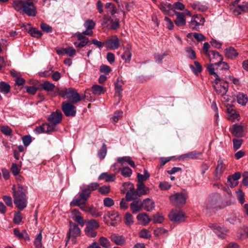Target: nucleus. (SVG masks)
Masks as SVG:
<instances>
[{"label":"nucleus","instance_id":"nucleus-24","mask_svg":"<svg viewBox=\"0 0 248 248\" xmlns=\"http://www.w3.org/2000/svg\"><path fill=\"white\" fill-rule=\"evenodd\" d=\"M225 56L229 59L233 60L238 55V53L233 47L229 46L224 50Z\"/></svg>","mask_w":248,"mask_h":248},{"label":"nucleus","instance_id":"nucleus-27","mask_svg":"<svg viewBox=\"0 0 248 248\" xmlns=\"http://www.w3.org/2000/svg\"><path fill=\"white\" fill-rule=\"evenodd\" d=\"M210 61L214 62H219L223 60V57L222 55H220L218 52L216 51L212 50L210 51V53L207 56Z\"/></svg>","mask_w":248,"mask_h":248},{"label":"nucleus","instance_id":"nucleus-25","mask_svg":"<svg viewBox=\"0 0 248 248\" xmlns=\"http://www.w3.org/2000/svg\"><path fill=\"white\" fill-rule=\"evenodd\" d=\"M124 82L120 78H118L116 83L115 84V96L120 98L122 97V92L123 91V85Z\"/></svg>","mask_w":248,"mask_h":248},{"label":"nucleus","instance_id":"nucleus-29","mask_svg":"<svg viewBox=\"0 0 248 248\" xmlns=\"http://www.w3.org/2000/svg\"><path fill=\"white\" fill-rule=\"evenodd\" d=\"M137 219L140 224L143 225L148 224L151 220L147 215L144 213L138 214Z\"/></svg>","mask_w":248,"mask_h":248},{"label":"nucleus","instance_id":"nucleus-26","mask_svg":"<svg viewBox=\"0 0 248 248\" xmlns=\"http://www.w3.org/2000/svg\"><path fill=\"white\" fill-rule=\"evenodd\" d=\"M117 163H120L122 166L124 165L125 163L128 164L131 167L135 168L136 166L135 163L132 160L129 156H124L122 157H118L117 159Z\"/></svg>","mask_w":248,"mask_h":248},{"label":"nucleus","instance_id":"nucleus-21","mask_svg":"<svg viewBox=\"0 0 248 248\" xmlns=\"http://www.w3.org/2000/svg\"><path fill=\"white\" fill-rule=\"evenodd\" d=\"M130 208L133 213H137L143 208L142 201L140 199H135L130 204Z\"/></svg>","mask_w":248,"mask_h":248},{"label":"nucleus","instance_id":"nucleus-11","mask_svg":"<svg viewBox=\"0 0 248 248\" xmlns=\"http://www.w3.org/2000/svg\"><path fill=\"white\" fill-rule=\"evenodd\" d=\"M214 88L217 94L221 95L226 94L228 92V84L226 82L222 81L220 78V80H215Z\"/></svg>","mask_w":248,"mask_h":248},{"label":"nucleus","instance_id":"nucleus-40","mask_svg":"<svg viewBox=\"0 0 248 248\" xmlns=\"http://www.w3.org/2000/svg\"><path fill=\"white\" fill-rule=\"evenodd\" d=\"M11 90L10 85L5 82L1 81L0 82V92L4 94H7L10 93Z\"/></svg>","mask_w":248,"mask_h":248},{"label":"nucleus","instance_id":"nucleus-7","mask_svg":"<svg viewBox=\"0 0 248 248\" xmlns=\"http://www.w3.org/2000/svg\"><path fill=\"white\" fill-rule=\"evenodd\" d=\"M101 25L103 28L105 29L107 31L117 30L120 27L119 19H116L115 20H113L110 16L107 15H105L103 16Z\"/></svg>","mask_w":248,"mask_h":248},{"label":"nucleus","instance_id":"nucleus-57","mask_svg":"<svg viewBox=\"0 0 248 248\" xmlns=\"http://www.w3.org/2000/svg\"><path fill=\"white\" fill-rule=\"evenodd\" d=\"M215 65L220 67L221 70H229V66L227 63L223 62V60H221L219 62H215Z\"/></svg>","mask_w":248,"mask_h":248},{"label":"nucleus","instance_id":"nucleus-44","mask_svg":"<svg viewBox=\"0 0 248 248\" xmlns=\"http://www.w3.org/2000/svg\"><path fill=\"white\" fill-rule=\"evenodd\" d=\"M88 213L94 217H100L102 214L101 212H99L95 207L92 205L89 206V210Z\"/></svg>","mask_w":248,"mask_h":248},{"label":"nucleus","instance_id":"nucleus-33","mask_svg":"<svg viewBox=\"0 0 248 248\" xmlns=\"http://www.w3.org/2000/svg\"><path fill=\"white\" fill-rule=\"evenodd\" d=\"M232 133L237 137H241L243 133V127L240 125L234 124L232 126Z\"/></svg>","mask_w":248,"mask_h":248},{"label":"nucleus","instance_id":"nucleus-15","mask_svg":"<svg viewBox=\"0 0 248 248\" xmlns=\"http://www.w3.org/2000/svg\"><path fill=\"white\" fill-rule=\"evenodd\" d=\"M205 22L204 18L201 16H196L192 17L189 23V27L194 30H198L200 26H202Z\"/></svg>","mask_w":248,"mask_h":248},{"label":"nucleus","instance_id":"nucleus-36","mask_svg":"<svg viewBox=\"0 0 248 248\" xmlns=\"http://www.w3.org/2000/svg\"><path fill=\"white\" fill-rule=\"evenodd\" d=\"M237 101L239 104L242 106H245L248 101V98L247 95L243 93H239L237 95Z\"/></svg>","mask_w":248,"mask_h":248},{"label":"nucleus","instance_id":"nucleus-22","mask_svg":"<svg viewBox=\"0 0 248 248\" xmlns=\"http://www.w3.org/2000/svg\"><path fill=\"white\" fill-rule=\"evenodd\" d=\"M158 8L165 15L172 16L171 14V10L172 9V5L168 2H161L158 5Z\"/></svg>","mask_w":248,"mask_h":248},{"label":"nucleus","instance_id":"nucleus-61","mask_svg":"<svg viewBox=\"0 0 248 248\" xmlns=\"http://www.w3.org/2000/svg\"><path fill=\"white\" fill-rule=\"evenodd\" d=\"M53 72L52 68L50 67L48 69L45 70L44 72H41L39 73V75L41 77H50Z\"/></svg>","mask_w":248,"mask_h":248},{"label":"nucleus","instance_id":"nucleus-38","mask_svg":"<svg viewBox=\"0 0 248 248\" xmlns=\"http://www.w3.org/2000/svg\"><path fill=\"white\" fill-rule=\"evenodd\" d=\"M150 174L147 171V170H144V174H141L140 173H138L137 178H138V183H143L144 181H146L150 177Z\"/></svg>","mask_w":248,"mask_h":248},{"label":"nucleus","instance_id":"nucleus-52","mask_svg":"<svg viewBox=\"0 0 248 248\" xmlns=\"http://www.w3.org/2000/svg\"><path fill=\"white\" fill-rule=\"evenodd\" d=\"M107 150L106 145L105 143L102 144L101 148L98 151V156L101 159H104L107 154Z\"/></svg>","mask_w":248,"mask_h":248},{"label":"nucleus","instance_id":"nucleus-17","mask_svg":"<svg viewBox=\"0 0 248 248\" xmlns=\"http://www.w3.org/2000/svg\"><path fill=\"white\" fill-rule=\"evenodd\" d=\"M76 36L78 40L80 42L79 43L75 42L74 45L77 48H81L86 46L89 42V38L84 36L83 33L78 32L76 33Z\"/></svg>","mask_w":248,"mask_h":248},{"label":"nucleus","instance_id":"nucleus-6","mask_svg":"<svg viewBox=\"0 0 248 248\" xmlns=\"http://www.w3.org/2000/svg\"><path fill=\"white\" fill-rule=\"evenodd\" d=\"M205 207L208 210L223 208L220 194L216 193L210 196L206 203Z\"/></svg>","mask_w":248,"mask_h":248},{"label":"nucleus","instance_id":"nucleus-1","mask_svg":"<svg viewBox=\"0 0 248 248\" xmlns=\"http://www.w3.org/2000/svg\"><path fill=\"white\" fill-rule=\"evenodd\" d=\"M37 0H14L12 7L17 12L25 14L30 16H35L37 14L35 3Z\"/></svg>","mask_w":248,"mask_h":248},{"label":"nucleus","instance_id":"nucleus-3","mask_svg":"<svg viewBox=\"0 0 248 248\" xmlns=\"http://www.w3.org/2000/svg\"><path fill=\"white\" fill-rule=\"evenodd\" d=\"M124 190L123 192L126 193L125 197L127 200L131 201L137 196L146 195L149 193V189L143 183H138L136 190H135L134 185L130 182L123 184Z\"/></svg>","mask_w":248,"mask_h":248},{"label":"nucleus","instance_id":"nucleus-59","mask_svg":"<svg viewBox=\"0 0 248 248\" xmlns=\"http://www.w3.org/2000/svg\"><path fill=\"white\" fill-rule=\"evenodd\" d=\"M99 243L102 247L108 248L110 246V243L108 239L104 237H101L99 239Z\"/></svg>","mask_w":248,"mask_h":248},{"label":"nucleus","instance_id":"nucleus-60","mask_svg":"<svg viewBox=\"0 0 248 248\" xmlns=\"http://www.w3.org/2000/svg\"><path fill=\"white\" fill-rule=\"evenodd\" d=\"M22 220V214L20 212H16L14 215L13 221L15 223L19 224Z\"/></svg>","mask_w":248,"mask_h":248},{"label":"nucleus","instance_id":"nucleus-4","mask_svg":"<svg viewBox=\"0 0 248 248\" xmlns=\"http://www.w3.org/2000/svg\"><path fill=\"white\" fill-rule=\"evenodd\" d=\"M56 91L58 94L63 98L68 99L70 102L73 104H77L81 100L88 98L89 90L85 91V94L83 98L81 97L77 90L73 88H57Z\"/></svg>","mask_w":248,"mask_h":248},{"label":"nucleus","instance_id":"nucleus-48","mask_svg":"<svg viewBox=\"0 0 248 248\" xmlns=\"http://www.w3.org/2000/svg\"><path fill=\"white\" fill-rule=\"evenodd\" d=\"M84 202L81 199H80V197L79 196L78 197L75 198L73 200V201L70 203V206H79L81 205H84Z\"/></svg>","mask_w":248,"mask_h":248},{"label":"nucleus","instance_id":"nucleus-49","mask_svg":"<svg viewBox=\"0 0 248 248\" xmlns=\"http://www.w3.org/2000/svg\"><path fill=\"white\" fill-rule=\"evenodd\" d=\"M29 33L31 36L36 38H39L42 35V33L40 31L33 28L29 30Z\"/></svg>","mask_w":248,"mask_h":248},{"label":"nucleus","instance_id":"nucleus-14","mask_svg":"<svg viewBox=\"0 0 248 248\" xmlns=\"http://www.w3.org/2000/svg\"><path fill=\"white\" fill-rule=\"evenodd\" d=\"M120 40L118 37L114 35L105 42V46L107 49L114 50L118 48L120 46Z\"/></svg>","mask_w":248,"mask_h":248},{"label":"nucleus","instance_id":"nucleus-35","mask_svg":"<svg viewBox=\"0 0 248 248\" xmlns=\"http://www.w3.org/2000/svg\"><path fill=\"white\" fill-rule=\"evenodd\" d=\"M209 227L211 230L215 232H226L227 230L223 226L217 224H212L209 226Z\"/></svg>","mask_w":248,"mask_h":248},{"label":"nucleus","instance_id":"nucleus-5","mask_svg":"<svg viewBox=\"0 0 248 248\" xmlns=\"http://www.w3.org/2000/svg\"><path fill=\"white\" fill-rule=\"evenodd\" d=\"M14 203L16 207L20 210L25 208L28 204L27 189L22 186L18 185V189L16 190L15 186H12Z\"/></svg>","mask_w":248,"mask_h":248},{"label":"nucleus","instance_id":"nucleus-9","mask_svg":"<svg viewBox=\"0 0 248 248\" xmlns=\"http://www.w3.org/2000/svg\"><path fill=\"white\" fill-rule=\"evenodd\" d=\"M62 110L67 117H75L76 114V108L73 105V103L64 101L62 105Z\"/></svg>","mask_w":248,"mask_h":248},{"label":"nucleus","instance_id":"nucleus-41","mask_svg":"<svg viewBox=\"0 0 248 248\" xmlns=\"http://www.w3.org/2000/svg\"><path fill=\"white\" fill-rule=\"evenodd\" d=\"M238 3H232L230 5V10L234 15L237 16L241 14V8L237 5Z\"/></svg>","mask_w":248,"mask_h":248},{"label":"nucleus","instance_id":"nucleus-63","mask_svg":"<svg viewBox=\"0 0 248 248\" xmlns=\"http://www.w3.org/2000/svg\"><path fill=\"white\" fill-rule=\"evenodd\" d=\"M164 217L162 214L157 213L153 216V221L155 223H161L164 220Z\"/></svg>","mask_w":248,"mask_h":248},{"label":"nucleus","instance_id":"nucleus-28","mask_svg":"<svg viewBox=\"0 0 248 248\" xmlns=\"http://www.w3.org/2000/svg\"><path fill=\"white\" fill-rule=\"evenodd\" d=\"M143 208L148 212L152 211L155 208V202L149 198L142 201Z\"/></svg>","mask_w":248,"mask_h":248},{"label":"nucleus","instance_id":"nucleus-58","mask_svg":"<svg viewBox=\"0 0 248 248\" xmlns=\"http://www.w3.org/2000/svg\"><path fill=\"white\" fill-rule=\"evenodd\" d=\"M232 142L233 149L234 150L236 151L241 146L243 140L241 139L238 140L234 139L232 140Z\"/></svg>","mask_w":248,"mask_h":248},{"label":"nucleus","instance_id":"nucleus-10","mask_svg":"<svg viewBox=\"0 0 248 248\" xmlns=\"http://www.w3.org/2000/svg\"><path fill=\"white\" fill-rule=\"evenodd\" d=\"M174 13L176 16L174 23L178 27L185 26L186 24V16H191L190 11L187 10L184 12H179L175 11Z\"/></svg>","mask_w":248,"mask_h":248},{"label":"nucleus","instance_id":"nucleus-8","mask_svg":"<svg viewBox=\"0 0 248 248\" xmlns=\"http://www.w3.org/2000/svg\"><path fill=\"white\" fill-rule=\"evenodd\" d=\"M188 198L186 192L174 193L171 195L169 199L170 202L175 206L180 207L185 205Z\"/></svg>","mask_w":248,"mask_h":248},{"label":"nucleus","instance_id":"nucleus-18","mask_svg":"<svg viewBox=\"0 0 248 248\" xmlns=\"http://www.w3.org/2000/svg\"><path fill=\"white\" fill-rule=\"evenodd\" d=\"M99 227V222L97 220L92 219L86 222L85 232H92L96 230Z\"/></svg>","mask_w":248,"mask_h":248},{"label":"nucleus","instance_id":"nucleus-55","mask_svg":"<svg viewBox=\"0 0 248 248\" xmlns=\"http://www.w3.org/2000/svg\"><path fill=\"white\" fill-rule=\"evenodd\" d=\"M80 229L79 228L78 225L70 222L69 232H80Z\"/></svg>","mask_w":248,"mask_h":248},{"label":"nucleus","instance_id":"nucleus-20","mask_svg":"<svg viewBox=\"0 0 248 248\" xmlns=\"http://www.w3.org/2000/svg\"><path fill=\"white\" fill-rule=\"evenodd\" d=\"M95 22L91 19L87 20L84 23V26L86 30L83 31L82 33L85 35L92 36L93 34V29L95 27Z\"/></svg>","mask_w":248,"mask_h":248},{"label":"nucleus","instance_id":"nucleus-32","mask_svg":"<svg viewBox=\"0 0 248 248\" xmlns=\"http://www.w3.org/2000/svg\"><path fill=\"white\" fill-rule=\"evenodd\" d=\"M99 180L104 179L107 182H113L116 179L115 174H108L107 172L101 173L99 176Z\"/></svg>","mask_w":248,"mask_h":248},{"label":"nucleus","instance_id":"nucleus-46","mask_svg":"<svg viewBox=\"0 0 248 248\" xmlns=\"http://www.w3.org/2000/svg\"><path fill=\"white\" fill-rule=\"evenodd\" d=\"M42 233H38L34 241V245L35 248H42L43 246L42 244Z\"/></svg>","mask_w":248,"mask_h":248},{"label":"nucleus","instance_id":"nucleus-39","mask_svg":"<svg viewBox=\"0 0 248 248\" xmlns=\"http://www.w3.org/2000/svg\"><path fill=\"white\" fill-rule=\"evenodd\" d=\"M41 86L43 89L47 92H52L56 88L53 83L48 81H45Z\"/></svg>","mask_w":248,"mask_h":248},{"label":"nucleus","instance_id":"nucleus-37","mask_svg":"<svg viewBox=\"0 0 248 248\" xmlns=\"http://www.w3.org/2000/svg\"><path fill=\"white\" fill-rule=\"evenodd\" d=\"M92 89L93 93L98 95L104 94L106 91L103 86L98 85H93L92 87Z\"/></svg>","mask_w":248,"mask_h":248},{"label":"nucleus","instance_id":"nucleus-51","mask_svg":"<svg viewBox=\"0 0 248 248\" xmlns=\"http://www.w3.org/2000/svg\"><path fill=\"white\" fill-rule=\"evenodd\" d=\"M191 6L195 10H198L201 11H204L207 9V6L205 5H202L199 2H195L191 4Z\"/></svg>","mask_w":248,"mask_h":248},{"label":"nucleus","instance_id":"nucleus-62","mask_svg":"<svg viewBox=\"0 0 248 248\" xmlns=\"http://www.w3.org/2000/svg\"><path fill=\"white\" fill-rule=\"evenodd\" d=\"M99 186V184L97 183H92L89 185L87 187L84 188L85 189L88 190V192L91 194V191L95 190Z\"/></svg>","mask_w":248,"mask_h":248},{"label":"nucleus","instance_id":"nucleus-12","mask_svg":"<svg viewBox=\"0 0 248 248\" xmlns=\"http://www.w3.org/2000/svg\"><path fill=\"white\" fill-rule=\"evenodd\" d=\"M226 169V165L224 163L221 157L219 156L217 160V164L214 173V179L215 180H219Z\"/></svg>","mask_w":248,"mask_h":248},{"label":"nucleus","instance_id":"nucleus-23","mask_svg":"<svg viewBox=\"0 0 248 248\" xmlns=\"http://www.w3.org/2000/svg\"><path fill=\"white\" fill-rule=\"evenodd\" d=\"M73 219L80 225L82 227L85 224V221L81 217V214L78 209H74L71 212Z\"/></svg>","mask_w":248,"mask_h":248},{"label":"nucleus","instance_id":"nucleus-56","mask_svg":"<svg viewBox=\"0 0 248 248\" xmlns=\"http://www.w3.org/2000/svg\"><path fill=\"white\" fill-rule=\"evenodd\" d=\"M125 223L127 225H130L133 223V217L132 215L129 213H126L124 217Z\"/></svg>","mask_w":248,"mask_h":248},{"label":"nucleus","instance_id":"nucleus-30","mask_svg":"<svg viewBox=\"0 0 248 248\" xmlns=\"http://www.w3.org/2000/svg\"><path fill=\"white\" fill-rule=\"evenodd\" d=\"M111 240L116 245L122 246L125 243V239L123 235H116L113 234L111 236Z\"/></svg>","mask_w":248,"mask_h":248},{"label":"nucleus","instance_id":"nucleus-2","mask_svg":"<svg viewBox=\"0 0 248 248\" xmlns=\"http://www.w3.org/2000/svg\"><path fill=\"white\" fill-rule=\"evenodd\" d=\"M62 117V113L60 110H57L56 111L52 112L47 119L51 124L45 123L37 127L34 129V131L37 134L54 131L56 125L61 122Z\"/></svg>","mask_w":248,"mask_h":248},{"label":"nucleus","instance_id":"nucleus-16","mask_svg":"<svg viewBox=\"0 0 248 248\" xmlns=\"http://www.w3.org/2000/svg\"><path fill=\"white\" fill-rule=\"evenodd\" d=\"M202 155V153L201 152L194 151L180 155L178 157V159L181 161H186L191 159H199Z\"/></svg>","mask_w":248,"mask_h":248},{"label":"nucleus","instance_id":"nucleus-43","mask_svg":"<svg viewBox=\"0 0 248 248\" xmlns=\"http://www.w3.org/2000/svg\"><path fill=\"white\" fill-rule=\"evenodd\" d=\"M80 188L82 190V192L79 193V196H80V199H81L85 203L86 202L90 197L91 194L88 192V190L85 189L82 187Z\"/></svg>","mask_w":248,"mask_h":248},{"label":"nucleus","instance_id":"nucleus-13","mask_svg":"<svg viewBox=\"0 0 248 248\" xmlns=\"http://www.w3.org/2000/svg\"><path fill=\"white\" fill-rule=\"evenodd\" d=\"M170 219L177 223H180L185 221V214L181 210H172L169 215Z\"/></svg>","mask_w":248,"mask_h":248},{"label":"nucleus","instance_id":"nucleus-42","mask_svg":"<svg viewBox=\"0 0 248 248\" xmlns=\"http://www.w3.org/2000/svg\"><path fill=\"white\" fill-rule=\"evenodd\" d=\"M195 66L192 64L190 65L189 67L192 70L193 73L197 75L199 73L201 72L202 70V66L198 62H194Z\"/></svg>","mask_w":248,"mask_h":248},{"label":"nucleus","instance_id":"nucleus-53","mask_svg":"<svg viewBox=\"0 0 248 248\" xmlns=\"http://www.w3.org/2000/svg\"><path fill=\"white\" fill-rule=\"evenodd\" d=\"M208 70L210 75L214 76L215 78V80H220V78H219L217 74L215 72V68L214 67V65L212 64H210L207 66Z\"/></svg>","mask_w":248,"mask_h":248},{"label":"nucleus","instance_id":"nucleus-47","mask_svg":"<svg viewBox=\"0 0 248 248\" xmlns=\"http://www.w3.org/2000/svg\"><path fill=\"white\" fill-rule=\"evenodd\" d=\"M122 175L125 177H129L132 174V170L128 167H124L121 169Z\"/></svg>","mask_w":248,"mask_h":248},{"label":"nucleus","instance_id":"nucleus-64","mask_svg":"<svg viewBox=\"0 0 248 248\" xmlns=\"http://www.w3.org/2000/svg\"><path fill=\"white\" fill-rule=\"evenodd\" d=\"M237 196L238 200L241 204H243L245 202L244 193L241 189H239L237 191Z\"/></svg>","mask_w":248,"mask_h":248},{"label":"nucleus","instance_id":"nucleus-31","mask_svg":"<svg viewBox=\"0 0 248 248\" xmlns=\"http://www.w3.org/2000/svg\"><path fill=\"white\" fill-rule=\"evenodd\" d=\"M124 52L122 55V58L126 62L129 63L132 56L131 49L129 47H125L124 48Z\"/></svg>","mask_w":248,"mask_h":248},{"label":"nucleus","instance_id":"nucleus-19","mask_svg":"<svg viewBox=\"0 0 248 248\" xmlns=\"http://www.w3.org/2000/svg\"><path fill=\"white\" fill-rule=\"evenodd\" d=\"M241 174L240 172H236L232 175L228 176L227 182L231 187H234L238 185V180L241 178Z\"/></svg>","mask_w":248,"mask_h":248},{"label":"nucleus","instance_id":"nucleus-45","mask_svg":"<svg viewBox=\"0 0 248 248\" xmlns=\"http://www.w3.org/2000/svg\"><path fill=\"white\" fill-rule=\"evenodd\" d=\"M79 234L80 233H67L66 245L70 240L71 241L73 244H75L77 242V237L79 236Z\"/></svg>","mask_w":248,"mask_h":248},{"label":"nucleus","instance_id":"nucleus-54","mask_svg":"<svg viewBox=\"0 0 248 248\" xmlns=\"http://www.w3.org/2000/svg\"><path fill=\"white\" fill-rule=\"evenodd\" d=\"M239 117V115L235 110H234V112H231L228 114V119L232 122H234L236 120L238 121Z\"/></svg>","mask_w":248,"mask_h":248},{"label":"nucleus","instance_id":"nucleus-34","mask_svg":"<svg viewBox=\"0 0 248 248\" xmlns=\"http://www.w3.org/2000/svg\"><path fill=\"white\" fill-rule=\"evenodd\" d=\"M107 216L112 221H115L116 222L121 220V217L118 212L112 211L108 212L107 214Z\"/></svg>","mask_w":248,"mask_h":248},{"label":"nucleus","instance_id":"nucleus-50","mask_svg":"<svg viewBox=\"0 0 248 248\" xmlns=\"http://www.w3.org/2000/svg\"><path fill=\"white\" fill-rule=\"evenodd\" d=\"M0 130L1 132L7 136H11L12 135V130L9 126H2L0 127Z\"/></svg>","mask_w":248,"mask_h":248}]
</instances>
